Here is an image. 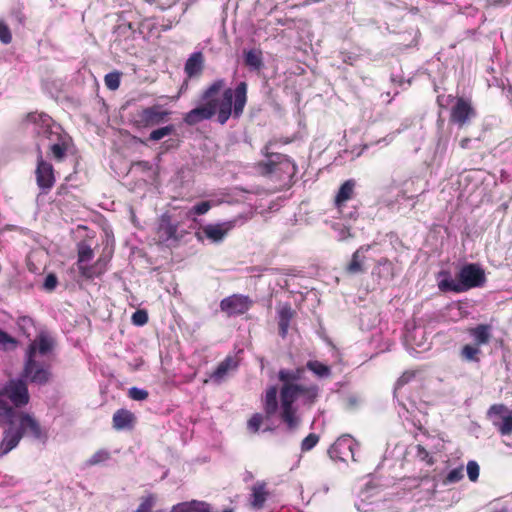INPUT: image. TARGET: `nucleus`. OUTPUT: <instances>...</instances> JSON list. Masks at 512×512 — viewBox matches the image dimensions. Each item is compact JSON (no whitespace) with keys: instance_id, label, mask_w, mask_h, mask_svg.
<instances>
[{"instance_id":"nucleus-35","label":"nucleus","mask_w":512,"mask_h":512,"mask_svg":"<svg viewBox=\"0 0 512 512\" xmlns=\"http://www.w3.org/2000/svg\"><path fill=\"white\" fill-rule=\"evenodd\" d=\"M121 72L113 71L104 77L105 85L110 90H117L121 83Z\"/></svg>"},{"instance_id":"nucleus-13","label":"nucleus","mask_w":512,"mask_h":512,"mask_svg":"<svg viewBox=\"0 0 512 512\" xmlns=\"http://www.w3.org/2000/svg\"><path fill=\"white\" fill-rule=\"evenodd\" d=\"M475 116L476 111L471 102L463 97H459L451 109L450 122L457 124L459 127H463Z\"/></svg>"},{"instance_id":"nucleus-48","label":"nucleus","mask_w":512,"mask_h":512,"mask_svg":"<svg viewBox=\"0 0 512 512\" xmlns=\"http://www.w3.org/2000/svg\"><path fill=\"white\" fill-rule=\"evenodd\" d=\"M110 259H111V253H107V254L103 253L95 261L96 266H98L102 270V272L105 273L107 271L108 263L110 262Z\"/></svg>"},{"instance_id":"nucleus-43","label":"nucleus","mask_w":512,"mask_h":512,"mask_svg":"<svg viewBox=\"0 0 512 512\" xmlns=\"http://www.w3.org/2000/svg\"><path fill=\"white\" fill-rule=\"evenodd\" d=\"M0 42L8 45L12 42V33L4 20L0 19Z\"/></svg>"},{"instance_id":"nucleus-24","label":"nucleus","mask_w":512,"mask_h":512,"mask_svg":"<svg viewBox=\"0 0 512 512\" xmlns=\"http://www.w3.org/2000/svg\"><path fill=\"white\" fill-rule=\"evenodd\" d=\"M233 226L234 225L232 222L215 224V225L210 224L203 228V232L208 239H210L214 242H219L226 236L228 231Z\"/></svg>"},{"instance_id":"nucleus-21","label":"nucleus","mask_w":512,"mask_h":512,"mask_svg":"<svg viewBox=\"0 0 512 512\" xmlns=\"http://www.w3.org/2000/svg\"><path fill=\"white\" fill-rule=\"evenodd\" d=\"M371 245H362L352 255L351 261L346 266V272L351 275L363 273L365 271L363 264L366 259L365 252H368Z\"/></svg>"},{"instance_id":"nucleus-34","label":"nucleus","mask_w":512,"mask_h":512,"mask_svg":"<svg viewBox=\"0 0 512 512\" xmlns=\"http://www.w3.org/2000/svg\"><path fill=\"white\" fill-rule=\"evenodd\" d=\"M70 198H74L69 187L65 184H61L55 193L54 202L58 206L64 205L65 202L69 201Z\"/></svg>"},{"instance_id":"nucleus-17","label":"nucleus","mask_w":512,"mask_h":512,"mask_svg":"<svg viewBox=\"0 0 512 512\" xmlns=\"http://www.w3.org/2000/svg\"><path fill=\"white\" fill-rule=\"evenodd\" d=\"M179 223L173 222L169 215H162L159 226L157 229V235L159 239L163 242H168L170 240L177 241L179 236L177 235Z\"/></svg>"},{"instance_id":"nucleus-55","label":"nucleus","mask_w":512,"mask_h":512,"mask_svg":"<svg viewBox=\"0 0 512 512\" xmlns=\"http://www.w3.org/2000/svg\"><path fill=\"white\" fill-rule=\"evenodd\" d=\"M132 166L139 167L142 171H149L152 168V165L148 161H136L132 164Z\"/></svg>"},{"instance_id":"nucleus-14","label":"nucleus","mask_w":512,"mask_h":512,"mask_svg":"<svg viewBox=\"0 0 512 512\" xmlns=\"http://www.w3.org/2000/svg\"><path fill=\"white\" fill-rule=\"evenodd\" d=\"M269 497V491L267 489V483L265 481H257L251 487V493L249 495L248 503L253 510H262Z\"/></svg>"},{"instance_id":"nucleus-11","label":"nucleus","mask_w":512,"mask_h":512,"mask_svg":"<svg viewBox=\"0 0 512 512\" xmlns=\"http://www.w3.org/2000/svg\"><path fill=\"white\" fill-rule=\"evenodd\" d=\"M356 442L351 435L344 434L337 438V440L328 449V454L332 459L347 461L349 458L354 460V450Z\"/></svg>"},{"instance_id":"nucleus-51","label":"nucleus","mask_w":512,"mask_h":512,"mask_svg":"<svg viewBox=\"0 0 512 512\" xmlns=\"http://www.w3.org/2000/svg\"><path fill=\"white\" fill-rule=\"evenodd\" d=\"M58 283L57 277L55 274H48L44 281V288L51 291L53 290Z\"/></svg>"},{"instance_id":"nucleus-56","label":"nucleus","mask_w":512,"mask_h":512,"mask_svg":"<svg viewBox=\"0 0 512 512\" xmlns=\"http://www.w3.org/2000/svg\"><path fill=\"white\" fill-rule=\"evenodd\" d=\"M304 371V367H297L296 369H293L294 375L297 376V382L302 378Z\"/></svg>"},{"instance_id":"nucleus-3","label":"nucleus","mask_w":512,"mask_h":512,"mask_svg":"<svg viewBox=\"0 0 512 512\" xmlns=\"http://www.w3.org/2000/svg\"><path fill=\"white\" fill-rule=\"evenodd\" d=\"M438 288L441 292L463 293L472 288L481 287L486 282L484 270L477 264L468 263L461 267L457 279L449 271L439 272Z\"/></svg>"},{"instance_id":"nucleus-47","label":"nucleus","mask_w":512,"mask_h":512,"mask_svg":"<svg viewBox=\"0 0 512 512\" xmlns=\"http://www.w3.org/2000/svg\"><path fill=\"white\" fill-rule=\"evenodd\" d=\"M211 208V203L209 201H202L194 205L191 209V212H193L196 215H203L207 213Z\"/></svg>"},{"instance_id":"nucleus-32","label":"nucleus","mask_w":512,"mask_h":512,"mask_svg":"<svg viewBox=\"0 0 512 512\" xmlns=\"http://www.w3.org/2000/svg\"><path fill=\"white\" fill-rule=\"evenodd\" d=\"M157 503V495L149 493L140 498V504L134 512H152Z\"/></svg>"},{"instance_id":"nucleus-36","label":"nucleus","mask_w":512,"mask_h":512,"mask_svg":"<svg viewBox=\"0 0 512 512\" xmlns=\"http://www.w3.org/2000/svg\"><path fill=\"white\" fill-rule=\"evenodd\" d=\"M175 131L174 125L170 124L158 129L153 130L149 135V140L159 141L162 138L171 135Z\"/></svg>"},{"instance_id":"nucleus-45","label":"nucleus","mask_w":512,"mask_h":512,"mask_svg":"<svg viewBox=\"0 0 512 512\" xmlns=\"http://www.w3.org/2000/svg\"><path fill=\"white\" fill-rule=\"evenodd\" d=\"M479 465L476 461H469L467 463V474L470 481L475 482L479 477Z\"/></svg>"},{"instance_id":"nucleus-39","label":"nucleus","mask_w":512,"mask_h":512,"mask_svg":"<svg viewBox=\"0 0 512 512\" xmlns=\"http://www.w3.org/2000/svg\"><path fill=\"white\" fill-rule=\"evenodd\" d=\"M319 436L315 433L308 434L301 442V451L308 452L312 450L319 442Z\"/></svg>"},{"instance_id":"nucleus-4","label":"nucleus","mask_w":512,"mask_h":512,"mask_svg":"<svg viewBox=\"0 0 512 512\" xmlns=\"http://www.w3.org/2000/svg\"><path fill=\"white\" fill-rule=\"evenodd\" d=\"M261 404L263 413H254L247 421V429L254 434L259 431L265 420H270L278 411L280 412L278 387L276 385H270L266 388L261 396Z\"/></svg>"},{"instance_id":"nucleus-37","label":"nucleus","mask_w":512,"mask_h":512,"mask_svg":"<svg viewBox=\"0 0 512 512\" xmlns=\"http://www.w3.org/2000/svg\"><path fill=\"white\" fill-rule=\"evenodd\" d=\"M464 477V474H463V467L460 466L458 468H455V469H452L447 475L446 477L443 479V484L444 485H450V484H453V483H457L459 482L460 480H462Z\"/></svg>"},{"instance_id":"nucleus-20","label":"nucleus","mask_w":512,"mask_h":512,"mask_svg":"<svg viewBox=\"0 0 512 512\" xmlns=\"http://www.w3.org/2000/svg\"><path fill=\"white\" fill-rule=\"evenodd\" d=\"M238 366V360L234 356H227L210 374V379H212L215 383L220 384L227 376L229 371L236 370Z\"/></svg>"},{"instance_id":"nucleus-27","label":"nucleus","mask_w":512,"mask_h":512,"mask_svg":"<svg viewBox=\"0 0 512 512\" xmlns=\"http://www.w3.org/2000/svg\"><path fill=\"white\" fill-rule=\"evenodd\" d=\"M481 355V348L471 343L465 344L459 352L460 358L466 362L479 363L481 360Z\"/></svg>"},{"instance_id":"nucleus-19","label":"nucleus","mask_w":512,"mask_h":512,"mask_svg":"<svg viewBox=\"0 0 512 512\" xmlns=\"http://www.w3.org/2000/svg\"><path fill=\"white\" fill-rule=\"evenodd\" d=\"M136 423V417L134 413L127 409H118L113 414L112 426L115 430H131L134 428Z\"/></svg>"},{"instance_id":"nucleus-57","label":"nucleus","mask_w":512,"mask_h":512,"mask_svg":"<svg viewBox=\"0 0 512 512\" xmlns=\"http://www.w3.org/2000/svg\"><path fill=\"white\" fill-rule=\"evenodd\" d=\"M470 141H471V140H470V138H467V137H466V138H463V139L460 141V146H461V148L466 149V148L468 147V145H469Z\"/></svg>"},{"instance_id":"nucleus-50","label":"nucleus","mask_w":512,"mask_h":512,"mask_svg":"<svg viewBox=\"0 0 512 512\" xmlns=\"http://www.w3.org/2000/svg\"><path fill=\"white\" fill-rule=\"evenodd\" d=\"M15 414V411L13 410L10 405L7 404V402L0 398V415L1 416H13Z\"/></svg>"},{"instance_id":"nucleus-40","label":"nucleus","mask_w":512,"mask_h":512,"mask_svg":"<svg viewBox=\"0 0 512 512\" xmlns=\"http://www.w3.org/2000/svg\"><path fill=\"white\" fill-rule=\"evenodd\" d=\"M416 456L422 462H425L427 465L432 466L435 463V459L430 455V453L426 450V448L418 444L416 445Z\"/></svg>"},{"instance_id":"nucleus-58","label":"nucleus","mask_w":512,"mask_h":512,"mask_svg":"<svg viewBox=\"0 0 512 512\" xmlns=\"http://www.w3.org/2000/svg\"><path fill=\"white\" fill-rule=\"evenodd\" d=\"M20 321H21V322H23V323H30L32 320H31V318H29V317H22V318L20 319Z\"/></svg>"},{"instance_id":"nucleus-26","label":"nucleus","mask_w":512,"mask_h":512,"mask_svg":"<svg viewBox=\"0 0 512 512\" xmlns=\"http://www.w3.org/2000/svg\"><path fill=\"white\" fill-rule=\"evenodd\" d=\"M244 63L251 70L259 71L263 67V54L259 49H251L244 52Z\"/></svg>"},{"instance_id":"nucleus-31","label":"nucleus","mask_w":512,"mask_h":512,"mask_svg":"<svg viewBox=\"0 0 512 512\" xmlns=\"http://www.w3.org/2000/svg\"><path fill=\"white\" fill-rule=\"evenodd\" d=\"M68 150V144L67 142L62 139V137L59 136V141L56 143H53L49 147V151L52 155V157L57 161L61 162L66 156V152Z\"/></svg>"},{"instance_id":"nucleus-28","label":"nucleus","mask_w":512,"mask_h":512,"mask_svg":"<svg viewBox=\"0 0 512 512\" xmlns=\"http://www.w3.org/2000/svg\"><path fill=\"white\" fill-rule=\"evenodd\" d=\"M94 257V251L89 244L81 241L77 244V262L76 265L82 266L92 260Z\"/></svg>"},{"instance_id":"nucleus-9","label":"nucleus","mask_w":512,"mask_h":512,"mask_svg":"<svg viewBox=\"0 0 512 512\" xmlns=\"http://www.w3.org/2000/svg\"><path fill=\"white\" fill-rule=\"evenodd\" d=\"M8 418L17 422L16 429L20 432L21 436H31L34 439H42L46 435L36 418L26 412H16L13 416H7Z\"/></svg>"},{"instance_id":"nucleus-49","label":"nucleus","mask_w":512,"mask_h":512,"mask_svg":"<svg viewBox=\"0 0 512 512\" xmlns=\"http://www.w3.org/2000/svg\"><path fill=\"white\" fill-rule=\"evenodd\" d=\"M48 116L44 113H36V112H30L27 114L26 119L29 122L37 123V122H43L45 123Z\"/></svg>"},{"instance_id":"nucleus-15","label":"nucleus","mask_w":512,"mask_h":512,"mask_svg":"<svg viewBox=\"0 0 512 512\" xmlns=\"http://www.w3.org/2000/svg\"><path fill=\"white\" fill-rule=\"evenodd\" d=\"M10 426L3 433V438L0 442V456L6 455L14 448H16L23 438L20 432L17 431L15 420H9Z\"/></svg>"},{"instance_id":"nucleus-1","label":"nucleus","mask_w":512,"mask_h":512,"mask_svg":"<svg viewBox=\"0 0 512 512\" xmlns=\"http://www.w3.org/2000/svg\"><path fill=\"white\" fill-rule=\"evenodd\" d=\"M200 99L205 103L187 112L183 121L194 126L216 115L219 124L225 125L230 117L239 119L248 101V84L239 82L234 89L226 87L223 78L214 80L201 93Z\"/></svg>"},{"instance_id":"nucleus-44","label":"nucleus","mask_w":512,"mask_h":512,"mask_svg":"<svg viewBox=\"0 0 512 512\" xmlns=\"http://www.w3.org/2000/svg\"><path fill=\"white\" fill-rule=\"evenodd\" d=\"M128 396H129V398H131L132 400H135V401H144L148 398L149 393L145 389H140L138 387H131L128 390Z\"/></svg>"},{"instance_id":"nucleus-22","label":"nucleus","mask_w":512,"mask_h":512,"mask_svg":"<svg viewBox=\"0 0 512 512\" xmlns=\"http://www.w3.org/2000/svg\"><path fill=\"white\" fill-rule=\"evenodd\" d=\"M355 180H346L339 188L338 193L334 199V205L340 213L343 211L345 203L350 200L354 195Z\"/></svg>"},{"instance_id":"nucleus-52","label":"nucleus","mask_w":512,"mask_h":512,"mask_svg":"<svg viewBox=\"0 0 512 512\" xmlns=\"http://www.w3.org/2000/svg\"><path fill=\"white\" fill-rule=\"evenodd\" d=\"M415 377V373L411 371L404 372L397 380V386L401 387L409 383Z\"/></svg>"},{"instance_id":"nucleus-2","label":"nucleus","mask_w":512,"mask_h":512,"mask_svg":"<svg viewBox=\"0 0 512 512\" xmlns=\"http://www.w3.org/2000/svg\"><path fill=\"white\" fill-rule=\"evenodd\" d=\"M278 380L281 386L278 389L280 404V419L289 430H295L301 424L298 407L295 402L302 398L304 405H313L319 397V386L316 384L304 385L297 382V376L291 369H280Z\"/></svg>"},{"instance_id":"nucleus-5","label":"nucleus","mask_w":512,"mask_h":512,"mask_svg":"<svg viewBox=\"0 0 512 512\" xmlns=\"http://www.w3.org/2000/svg\"><path fill=\"white\" fill-rule=\"evenodd\" d=\"M0 398L10 401L12 408H23L30 401V394L27 382L22 378L8 380L2 388H0Z\"/></svg>"},{"instance_id":"nucleus-8","label":"nucleus","mask_w":512,"mask_h":512,"mask_svg":"<svg viewBox=\"0 0 512 512\" xmlns=\"http://www.w3.org/2000/svg\"><path fill=\"white\" fill-rule=\"evenodd\" d=\"M50 366H44L36 361V359L26 358L24 367L21 373V378L25 381L37 385H45L51 378Z\"/></svg>"},{"instance_id":"nucleus-41","label":"nucleus","mask_w":512,"mask_h":512,"mask_svg":"<svg viewBox=\"0 0 512 512\" xmlns=\"http://www.w3.org/2000/svg\"><path fill=\"white\" fill-rule=\"evenodd\" d=\"M16 346L17 340L7 332L0 329V347L7 350L9 348H15Z\"/></svg>"},{"instance_id":"nucleus-7","label":"nucleus","mask_w":512,"mask_h":512,"mask_svg":"<svg viewBox=\"0 0 512 512\" xmlns=\"http://www.w3.org/2000/svg\"><path fill=\"white\" fill-rule=\"evenodd\" d=\"M34 175L39 195H47L56 183V171L53 165L44 159L40 150L36 159Z\"/></svg>"},{"instance_id":"nucleus-12","label":"nucleus","mask_w":512,"mask_h":512,"mask_svg":"<svg viewBox=\"0 0 512 512\" xmlns=\"http://www.w3.org/2000/svg\"><path fill=\"white\" fill-rule=\"evenodd\" d=\"M253 301L249 296L233 294L221 300L220 309L228 316L242 315L252 307Z\"/></svg>"},{"instance_id":"nucleus-23","label":"nucleus","mask_w":512,"mask_h":512,"mask_svg":"<svg viewBox=\"0 0 512 512\" xmlns=\"http://www.w3.org/2000/svg\"><path fill=\"white\" fill-rule=\"evenodd\" d=\"M295 315V311L291 308V305L286 303L278 311V328L279 335L285 338L288 334L290 322Z\"/></svg>"},{"instance_id":"nucleus-42","label":"nucleus","mask_w":512,"mask_h":512,"mask_svg":"<svg viewBox=\"0 0 512 512\" xmlns=\"http://www.w3.org/2000/svg\"><path fill=\"white\" fill-rule=\"evenodd\" d=\"M501 435H510L512 433V411L502 417V422L498 426Z\"/></svg>"},{"instance_id":"nucleus-33","label":"nucleus","mask_w":512,"mask_h":512,"mask_svg":"<svg viewBox=\"0 0 512 512\" xmlns=\"http://www.w3.org/2000/svg\"><path fill=\"white\" fill-rule=\"evenodd\" d=\"M111 458V453L107 449L97 450L87 461V466H95L108 461Z\"/></svg>"},{"instance_id":"nucleus-30","label":"nucleus","mask_w":512,"mask_h":512,"mask_svg":"<svg viewBox=\"0 0 512 512\" xmlns=\"http://www.w3.org/2000/svg\"><path fill=\"white\" fill-rule=\"evenodd\" d=\"M306 368L320 378L329 377L331 375V368L317 360H309L306 363Z\"/></svg>"},{"instance_id":"nucleus-59","label":"nucleus","mask_w":512,"mask_h":512,"mask_svg":"<svg viewBox=\"0 0 512 512\" xmlns=\"http://www.w3.org/2000/svg\"><path fill=\"white\" fill-rule=\"evenodd\" d=\"M143 1L148 3V4H153L155 2V0H143Z\"/></svg>"},{"instance_id":"nucleus-25","label":"nucleus","mask_w":512,"mask_h":512,"mask_svg":"<svg viewBox=\"0 0 512 512\" xmlns=\"http://www.w3.org/2000/svg\"><path fill=\"white\" fill-rule=\"evenodd\" d=\"M204 68V56L202 52H194L185 63V73L189 77L200 75Z\"/></svg>"},{"instance_id":"nucleus-6","label":"nucleus","mask_w":512,"mask_h":512,"mask_svg":"<svg viewBox=\"0 0 512 512\" xmlns=\"http://www.w3.org/2000/svg\"><path fill=\"white\" fill-rule=\"evenodd\" d=\"M171 112L160 104L142 108L133 115V124L137 128H149L168 120Z\"/></svg>"},{"instance_id":"nucleus-54","label":"nucleus","mask_w":512,"mask_h":512,"mask_svg":"<svg viewBox=\"0 0 512 512\" xmlns=\"http://www.w3.org/2000/svg\"><path fill=\"white\" fill-rule=\"evenodd\" d=\"M506 407L503 404H494L490 407L489 413L495 414V415H501L506 411Z\"/></svg>"},{"instance_id":"nucleus-29","label":"nucleus","mask_w":512,"mask_h":512,"mask_svg":"<svg viewBox=\"0 0 512 512\" xmlns=\"http://www.w3.org/2000/svg\"><path fill=\"white\" fill-rule=\"evenodd\" d=\"M77 268L79 275L85 280H93L94 278H99L104 274L102 270L96 266L95 262L91 265H87L86 263L85 265L78 266Z\"/></svg>"},{"instance_id":"nucleus-53","label":"nucleus","mask_w":512,"mask_h":512,"mask_svg":"<svg viewBox=\"0 0 512 512\" xmlns=\"http://www.w3.org/2000/svg\"><path fill=\"white\" fill-rule=\"evenodd\" d=\"M377 265H378V266H383V267H385V269L387 270V272H388L391 276H393V273H392V271H393V264H392V262H391L388 258H386V257L380 258V259L377 261Z\"/></svg>"},{"instance_id":"nucleus-38","label":"nucleus","mask_w":512,"mask_h":512,"mask_svg":"<svg viewBox=\"0 0 512 512\" xmlns=\"http://www.w3.org/2000/svg\"><path fill=\"white\" fill-rule=\"evenodd\" d=\"M198 505H200L198 500L181 502L172 506L170 512H194Z\"/></svg>"},{"instance_id":"nucleus-46","label":"nucleus","mask_w":512,"mask_h":512,"mask_svg":"<svg viewBox=\"0 0 512 512\" xmlns=\"http://www.w3.org/2000/svg\"><path fill=\"white\" fill-rule=\"evenodd\" d=\"M132 322L137 326H143L148 322V314L145 310H137L132 315Z\"/></svg>"},{"instance_id":"nucleus-10","label":"nucleus","mask_w":512,"mask_h":512,"mask_svg":"<svg viewBox=\"0 0 512 512\" xmlns=\"http://www.w3.org/2000/svg\"><path fill=\"white\" fill-rule=\"evenodd\" d=\"M268 160L261 163V167L265 174H271L278 171L293 175L296 172L295 163L286 155L280 153H266Z\"/></svg>"},{"instance_id":"nucleus-16","label":"nucleus","mask_w":512,"mask_h":512,"mask_svg":"<svg viewBox=\"0 0 512 512\" xmlns=\"http://www.w3.org/2000/svg\"><path fill=\"white\" fill-rule=\"evenodd\" d=\"M53 340L46 334H39L28 346L26 358L35 359L36 354L46 355L53 349Z\"/></svg>"},{"instance_id":"nucleus-18","label":"nucleus","mask_w":512,"mask_h":512,"mask_svg":"<svg viewBox=\"0 0 512 512\" xmlns=\"http://www.w3.org/2000/svg\"><path fill=\"white\" fill-rule=\"evenodd\" d=\"M473 342L471 344L481 348L490 343L492 338V326L490 324H478L466 330Z\"/></svg>"}]
</instances>
